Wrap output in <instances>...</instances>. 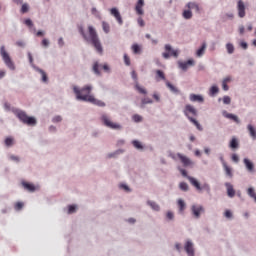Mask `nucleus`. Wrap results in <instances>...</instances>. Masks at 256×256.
I'll use <instances>...</instances> for the list:
<instances>
[{"label":"nucleus","instance_id":"nucleus-24","mask_svg":"<svg viewBox=\"0 0 256 256\" xmlns=\"http://www.w3.org/2000/svg\"><path fill=\"white\" fill-rule=\"evenodd\" d=\"M22 186L24 187V189H26L27 191H30V193L35 192V185H33L32 183H28V182H23Z\"/></svg>","mask_w":256,"mask_h":256},{"label":"nucleus","instance_id":"nucleus-43","mask_svg":"<svg viewBox=\"0 0 256 256\" xmlns=\"http://www.w3.org/2000/svg\"><path fill=\"white\" fill-rule=\"evenodd\" d=\"M132 144L135 147V149H143V144H141V142L137 140L132 141Z\"/></svg>","mask_w":256,"mask_h":256},{"label":"nucleus","instance_id":"nucleus-4","mask_svg":"<svg viewBox=\"0 0 256 256\" xmlns=\"http://www.w3.org/2000/svg\"><path fill=\"white\" fill-rule=\"evenodd\" d=\"M88 33H89L90 41H91L93 47H95L97 53L102 55L103 54V46L101 45V41H99V36L97 35V31H95V28H93V26H89Z\"/></svg>","mask_w":256,"mask_h":256},{"label":"nucleus","instance_id":"nucleus-7","mask_svg":"<svg viewBox=\"0 0 256 256\" xmlns=\"http://www.w3.org/2000/svg\"><path fill=\"white\" fill-rule=\"evenodd\" d=\"M101 121L105 127H108V129H121V126L113 121H111V118L107 116L106 114H103L101 116Z\"/></svg>","mask_w":256,"mask_h":256},{"label":"nucleus","instance_id":"nucleus-20","mask_svg":"<svg viewBox=\"0 0 256 256\" xmlns=\"http://www.w3.org/2000/svg\"><path fill=\"white\" fill-rule=\"evenodd\" d=\"M223 116H224L226 119H231V120L234 121L235 123H240L239 117H237V115H234V114L228 113L227 111H224V112H223Z\"/></svg>","mask_w":256,"mask_h":256},{"label":"nucleus","instance_id":"nucleus-48","mask_svg":"<svg viewBox=\"0 0 256 256\" xmlns=\"http://www.w3.org/2000/svg\"><path fill=\"white\" fill-rule=\"evenodd\" d=\"M77 207L75 205H70L68 207V213L71 214V213H75Z\"/></svg>","mask_w":256,"mask_h":256},{"label":"nucleus","instance_id":"nucleus-39","mask_svg":"<svg viewBox=\"0 0 256 256\" xmlns=\"http://www.w3.org/2000/svg\"><path fill=\"white\" fill-rule=\"evenodd\" d=\"M226 49H227V52L231 55L234 53L235 51V47L233 46V44L231 43H228L226 44Z\"/></svg>","mask_w":256,"mask_h":256},{"label":"nucleus","instance_id":"nucleus-2","mask_svg":"<svg viewBox=\"0 0 256 256\" xmlns=\"http://www.w3.org/2000/svg\"><path fill=\"white\" fill-rule=\"evenodd\" d=\"M183 113L187 117L188 121L190 123H193V125H195L198 131H203V126H201V124L199 123V121H197V119L193 118V117H197V109H195L193 105H190V104L186 105Z\"/></svg>","mask_w":256,"mask_h":256},{"label":"nucleus","instance_id":"nucleus-57","mask_svg":"<svg viewBox=\"0 0 256 256\" xmlns=\"http://www.w3.org/2000/svg\"><path fill=\"white\" fill-rule=\"evenodd\" d=\"M131 75H132V79H134V81H136L137 83V72L132 71Z\"/></svg>","mask_w":256,"mask_h":256},{"label":"nucleus","instance_id":"nucleus-26","mask_svg":"<svg viewBox=\"0 0 256 256\" xmlns=\"http://www.w3.org/2000/svg\"><path fill=\"white\" fill-rule=\"evenodd\" d=\"M205 49H207V44L203 43L201 48H199L196 52L197 57H203L205 54Z\"/></svg>","mask_w":256,"mask_h":256},{"label":"nucleus","instance_id":"nucleus-64","mask_svg":"<svg viewBox=\"0 0 256 256\" xmlns=\"http://www.w3.org/2000/svg\"><path fill=\"white\" fill-rule=\"evenodd\" d=\"M226 17L228 19H233L234 15H233V13H228V14H226Z\"/></svg>","mask_w":256,"mask_h":256},{"label":"nucleus","instance_id":"nucleus-33","mask_svg":"<svg viewBox=\"0 0 256 256\" xmlns=\"http://www.w3.org/2000/svg\"><path fill=\"white\" fill-rule=\"evenodd\" d=\"M153 103V100L151 98H144L141 100V108L145 107V105H149Z\"/></svg>","mask_w":256,"mask_h":256},{"label":"nucleus","instance_id":"nucleus-16","mask_svg":"<svg viewBox=\"0 0 256 256\" xmlns=\"http://www.w3.org/2000/svg\"><path fill=\"white\" fill-rule=\"evenodd\" d=\"M145 6V0H138L135 11L138 15H143V7Z\"/></svg>","mask_w":256,"mask_h":256},{"label":"nucleus","instance_id":"nucleus-29","mask_svg":"<svg viewBox=\"0 0 256 256\" xmlns=\"http://www.w3.org/2000/svg\"><path fill=\"white\" fill-rule=\"evenodd\" d=\"M185 207H186L185 201H183L182 199H179L178 200V209H179L180 213H183V211H185Z\"/></svg>","mask_w":256,"mask_h":256},{"label":"nucleus","instance_id":"nucleus-62","mask_svg":"<svg viewBox=\"0 0 256 256\" xmlns=\"http://www.w3.org/2000/svg\"><path fill=\"white\" fill-rule=\"evenodd\" d=\"M231 81V76H227L226 78H224L223 82L224 83H230Z\"/></svg>","mask_w":256,"mask_h":256},{"label":"nucleus","instance_id":"nucleus-55","mask_svg":"<svg viewBox=\"0 0 256 256\" xmlns=\"http://www.w3.org/2000/svg\"><path fill=\"white\" fill-rule=\"evenodd\" d=\"M222 89L224 91H229V86L227 85V82H222Z\"/></svg>","mask_w":256,"mask_h":256},{"label":"nucleus","instance_id":"nucleus-23","mask_svg":"<svg viewBox=\"0 0 256 256\" xmlns=\"http://www.w3.org/2000/svg\"><path fill=\"white\" fill-rule=\"evenodd\" d=\"M247 130L249 132L250 137L255 141V139H256V129L254 128V126L251 125V124H248L247 125Z\"/></svg>","mask_w":256,"mask_h":256},{"label":"nucleus","instance_id":"nucleus-18","mask_svg":"<svg viewBox=\"0 0 256 256\" xmlns=\"http://www.w3.org/2000/svg\"><path fill=\"white\" fill-rule=\"evenodd\" d=\"M190 101H192L193 103H203L205 99L201 95L190 94Z\"/></svg>","mask_w":256,"mask_h":256},{"label":"nucleus","instance_id":"nucleus-12","mask_svg":"<svg viewBox=\"0 0 256 256\" xmlns=\"http://www.w3.org/2000/svg\"><path fill=\"white\" fill-rule=\"evenodd\" d=\"M177 157H178V159H180V161L184 167H191V165H193V161H191V159H189V157H187L181 153H177Z\"/></svg>","mask_w":256,"mask_h":256},{"label":"nucleus","instance_id":"nucleus-46","mask_svg":"<svg viewBox=\"0 0 256 256\" xmlns=\"http://www.w3.org/2000/svg\"><path fill=\"white\" fill-rule=\"evenodd\" d=\"M223 104H224V105H230V104H231V97H229V96H224V97H223Z\"/></svg>","mask_w":256,"mask_h":256},{"label":"nucleus","instance_id":"nucleus-19","mask_svg":"<svg viewBox=\"0 0 256 256\" xmlns=\"http://www.w3.org/2000/svg\"><path fill=\"white\" fill-rule=\"evenodd\" d=\"M221 161H222V165L224 167V171L227 175V177H230V179L233 177V171L231 170V167H229L227 165V163L223 160V158H221Z\"/></svg>","mask_w":256,"mask_h":256},{"label":"nucleus","instance_id":"nucleus-17","mask_svg":"<svg viewBox=\"0 0 256 256\" xmlns=\"http://www.w3.org/2000/svg\"><path fill=\"white\" fill-rule=\"evenodd\" d=\"M225 187L227 189L228 197H230V198L235 197V189L233 188V185L231 183H229V182H226L225 183Z\"/></svg>","mask_w":256,"mask_h":256},{"label":"nucleus","instance_id":"nucleus-15","mask_svg":"<svg viewBox=\"0 0 256 256\" xmlns=\"http://www.w3.org/2000/svg\"><path fill=\"white\" fill-rule=\"evenodd\" d=\"M99 67L104 69V71L109 72V66L107 64L99 65V63H94L93 65V71L96 75H101V72L99 71Z\"/></svg>","mask_w":256,"mask_h":256},{"label":"nucleus","instance_id":"nucleus-3","mask_svg":"<svg viewBox=\"0 0 256 256\" xmlns=\"http://www.w3.org/2000/svg\"><path fill=\"white\" fill-rule=\"evenodd\" d=\"M180 172L183 177H187L188 181L193 185V187H195V189H197V191H206L207 193H211V187L209 184L205 183L201 186L197 179L187 175V170L180 169Z\"/></svg>","mask_w":256,"mask_h":256},{"label":"nucleus","instance_id":"nucleus-34","mask_svg":"<svg viewBox=\"0 0 256 256\" xmlns=\"http://www.w3.org/2000/svg\"><path fill=\"white\" fill-rule=\"evenodd\" d=\"M147 203L151 207V209H153V211H159L160 207L156 202L148 201Z\"/></svg>","mask_w":256,"mask_h":256},{"label":"nucleus","instance_id":"nucleus-21","mask_svg":"<svg viewBox=\"0 0 256 256\" xmlns=\"http://www.w3.org/2000/svg\"><path fill=\"white\" fill-rule=\"evenodd\" d=\"M35 71H37V73H40L43 83H47V81H49V78L47 77V73L45 72V70L41 68H35Z\"/></svg>","mask_w":256,"mask_h":256},{"label":"nucleus","instance_id":"nucleus-32","mask_svg":"<svg viewBox=\"0 0 256 256\" xmlns=\"http://www.w3.org/2000/svg\"><path fill=\"white\" fill-rule=\"evenodd\" d=\"M247 194L256 202V193L254 188H248Z\"/></svg>","mask_w":256,"mask_h":256},{"label":"nucleus","instance_id":"nucleus-11","mask_svg":"<svg viewBox=\"0 0 256 256\" xmlns=\"http://www.w3.org/2000/svg\"><path fill=\"white\" fill-rule=\"evenodd\" d=\"M110 14L116 19L118 25H123V17H121V13L117 8H111Z\"/></svg>","mask_w":256,"mask_h":256},{"label":"nucleus","instance_id":"nucleus-25","mask_svg":"<svg viewBox=\"0 0 256 256\" xmlns=\"http://www.w3.org/2000/svg\"><path fill=\"white\" fill-rule=\"evenodd\" d=\"M244 164H245L246 169H247L250 173H253L254 165L252 164V162H250L249 159L245 158V159H244Z\"/></svg>","mask_w":256,"mask_h":256},{"label":"nucleus","instance_id":"nucleus-51","mask_svg":"<svg viewBox=\"0 0 256 256\" xmlns=\"http://www.w3.org/2000/svg\"><path fill=\"white\" fill-rule=\"evenodd\" d=\"M232 161H234V163H239V156L237 154H233Z\"/></svg>","mask_w":256,"mask_h":256},{"label":"nucleus","instance_id":"nucleus-60","mask_svg":"<svg viewBox=\"0 0 256 256\" xmlns=\"http://www.w3.org/2000/svg\"><path fill=\"white\" fill-rule=\"evenodd\" d=\"M240 47H242V49H247L248 45L246 42H241Z\"/></svg>","mask_w":256,"mask_h":256},{"label":"nucleus","instance_id":"nucleus-59","mask_svg":"<svg viewBox=\"0 0 256 256\" xmlns=\"http://www.w3.org/2000/svg\"><path fill=\"white\" fill-rule=\"evenodd\" d=\"M239 33H240V35H243V33H245V26L239 27Z\"/></svg>","mask_w":256,"mask_h":256},{"label":"nucleus","instance_id":"nucleus-31","mask_svg":"<svg viewBox=\"0 0 256 256\" xmlns=\"http://www.w3.org/2000/svg\"><path fill=\"white\" fill-rule=\"evenodd\" d=\"M182 15L184 19H191V17H193V12H191V9L184 10Z\"/></svg>","mask_w":256,"mask_h":256},{"label":"nucleus","instance_id":"nucleus-13","mask_svg":"<svg viewBox=\"0 0 256 256\" xmlns=\"http://www.w3.org/2000/svg\"><path fill=\"white\" fill-rule=\"evenodd\" d=\"M178 65L182 71H187L189 67H193L195 65V61L193 59L188 60L187 62H178Z\"/></svg>","mask_w":256,"mask_h":256},{"label":"nucleus","instance_id":"nucleus-63","mask_svg":"<svg viewBox=\"0 0 256 256\" xmlns=\"http://www.w3.org/2000/svg\"><path fill=\"white\" fill-rule=\"evenodd\" d=\"M10 159L19 162V156H11Z\"/></svg>","mask_w":256,"mask_h":256},{"label":"nucleus","instance_id":"nucleus-8","mask_svg":"<svg viewBox=\"0 0 256 256\" xmlns=\"http://www.w3.org/2000/svg\"><path fill=\"white\" fill-rule=\"evenodd\" d=\"M165 51L166 52L162 53V57H164V59H169V57H179V51L174 50L169 44L165 45Z\"/></svg>","mask_w":256,"mask_h":256},{"label":"nucleus","instance_id":"nucleus-14","mask_svg":"<svg viewBox=\"0 0 256 256\" xmlns=\"http://www.w3.org/2000/svg\"><path fill=\"white\" fill-rule=\"evenodd\" d=\"M188 256H195V249H193V242L187 241L184 247Z\"/></svg>","mask_w":256,"mask_h":256},{"label":"nucleus","instance_id":"nucleus-30","mask_svg":"<svg viewBox=\"0 0 256 256\" xmlns=\"http://www.w3.org/2000/svg\"><path fill=\"white\" fill-rule=\"evenodd\" d=\"M166 86L168 89H170V91H172V93H179V90L173 84H171V82L166 81Z\"/></svg>","mask_w":256,"mask_h":256},{"label":"nucleus","instance_id":"nucleus-37","mask_svg":"<svg viewBox=\"0 0 256 256\" xmlns=\"http://www.w3.org/2000/svg\"><path fill=\"white\" fill-rule=\"evenodd\" d=\"M231 149H237L239 147V142L237 141V138H232L230 142Z\"/></svg>","mask_w":256,"mask_h":256},{"label":"nucleus","instance_id":"nucleus-9","mask_svg":"<svg viewBox=\"0 0 256 256\" xmlns=\"http://www.w3.org/2000/svg\"><path fill=\"white\" fill-rule=\"evenodd\" d=\"M191 211L195 219H199V217H201V213L205 212V209L201 205H192Z\"/></svg>","mask_w":256,"mask_h":256},{"label":"nucleus","instance_id":"nucleus-10","mask_svg":"<svg viewBox=\"0 0 256 256\" xmlns=\"http://www.w3.org/2000/svg\"><path fill=\"white\" fill-rule=\"evenodd\" d=\"M237 12H238V17H240V19H243L246 15L245 12V2H243V0H238L237 2Z\"/></svg>","mask_w":256,"mask_h":256},{"label":"nucleus","instance_id":"nucleus-1","mask_svg":"<svg viewBox=\"0 0 256 256\" xmlns=\"http://www.w3.org/2000/svg\"><path fill=\"white\" fill-rule=\"evenodd\" d=\"M92 90L93 87L90 85H86L82 89H78L77 86L73 88L76 99L79 101H87L88 103H92V105H97V107H105V102L97 100L94 95H91Z\"/></svg>","mask_w":256,"mask_h":256},{"label":"nucleus","instance_id":"nucleus-58","mask_svg":"<svg viewBox=\"0 0 256 256\" xmlns=\"http://www.w3.org/2000/svg\"><path fill=\"white\" fill-rule=\"evenodd\" d=\"M16 45H17L18 47H25V42H23V41H17V42H16Z\"/></svg>","mask_w":256,"mask_h":256},{"label":"nucleus","instance_id":"nucleus-35","mask_svg":"<svg viewBox=\"0 0 256 256\" xmlns=\"http://www.w3.org/2000/svg\"><path fill=\"white\" fill-rule=\"evenodd\" d=\"M102 28L104 33H109L111 31V26H109V23L105 21L102 22Z\"/></svg>","mask_w":256,"mask_h":256},{"label":"nucleus","instance_id":"nucleus-53","mask_svg":"<svg viewBox=\"0 0 256 256\" xmlns=\"http://www.w3.org/2000/svg\"><path fill=\"white\" fill-rule=\"evenodd\" d=\"M120 188H121V189H124V191H127V192L131 191V189H129V186H127V185H125V184H121V185H120Z\"/></svg>","mask_w":256,"mask_h":256},{"label":"nucleus","instance_id":"nucleus-52","mask_svg":"<svg viewBox=\"0 0 256 256\" xmlns=\"http://www.w3.org/2000/svg\"><path fill=\"white\" fill-rule=\"evenodd\" d=\"M25 25H27V27H33V21H31V19H26Z\"/></svg>","mask_w":256,"mask_h":256},{"label":"nucleus","instance_id":"nucleus-50","mask_svg":"<svg viewBox=\"0 0 256 256\" xmlns=\"http://www.w3.org/2000/svg\"><path fill=\"white\" fill-rule=\"evenodd\" d=\"M224 215L225 217H227V219H231L233 217V214L230 210H226Z\"/></svg>","mask_w":256,"mask_h":256},{"label":"nucleus","instance_id":"nucleus-44","mask_svg":"<svg viewBox=\"0 0 256 256\" xmlns=\"http://www.w3.org/2000/svg\"><path fill=\"white\" fill-rule=\"evenodd\" d=\"M179 187H180L181 191H188L189 190V185H187V183H185V182H181L179 184Z\"/></svg>","mask_w":256,"mask_h":256},{"label":"nucleus","instance_id":"nucleus-41","mask_svg":"<svg viewBox=\"0 0 256 256\" xmlns=\"http://www.w3.org/2000/svg\"><path fill=\"white\" fill-rule=\"evenodd\" d=\"M219 93V87L217 86H212L210 88V95L213 97L214 95H217Z\"/></svg>","mask_w":256,"mask_h":256},{"label":"nucleus","instance_id":"nucleus-22","mask_svg":"<svg viewBox=\"0 0 256 256\" xmlns=\"http://www.w3.org/2000/svg\"><path fill=\"white\" fill-rule=\"evenodd\" d=\"M187 9H194L196 11V13H201V8L199 7V4L195 3V2H189L186 5Z\"/></svg>","mask_w":256,"mask_h":256},{"label":"nucleus","instance_id":"nucleus-6","mask_svg":"<svg viewBox=\"0 0 256 256\" xmlns=\"http://www.w3.org/2000/svg\"><path fill=\"white\" fill-rule=\"evenodd\" d=\"M0 55L7 68L15 71V64L13 63V60H11V57L9 56V53H7V50H5V46H1Z\"/></svg>","mask_w":256,"mask_h":256},{"label":"nucleus","instance_id":"nucleus-28","mask_svg":"<svg viewBox=\"0 0 256 256\" xmlns=\"http://www.w3.org/2000/svg\"><path fill=\"white\" fill-rule=\"evenodd\" d=\"M135 89L138 91V93H141L142 95H147V90L139 85L138 82L135 84Z\"/></svg>","mask_w":256,"mask_h":256},{"label":"nucleus","instance_id":"nucleus-54","mask_svg":"<svg viewBox=\"0 0 256 256\" xmlns=\"http://www.w3.org/2000/svg\"><path fill=\"white\" fill-rule=\"evenodd\" d=\"M60 121H62L61 116H56L53 118V123H60Z\"/></svg>","mask_w":256,"mask_h":256},{"label":"nucleus","instance_id":"nucleus-38","mask_svg":"<svg viewBox=\"0 0 256 256\" xmlns=\"http://www.w3.org/2000/svg\"><path fill=\"white\" fill-rule=\"evenodd\" d=\"M13 143H15V140H14L13 138L7 137V138L5 139V145H6V147H11V146H13Z\"/></svg>","mask_w":256,"mask_h":256},{"label":"nucleus","instance_id":"nucleus-61","mask_svg":"<svg viewBox=\"0 0 256 256\" xmlns=\"http://www.w3.org/2000/svg\"><path fill=\"white\" fill-rule=\"evenodd\" d=\"M166 216L168 219H173V217H174L173 212H167Z\"/></svg>","mask_w":256,"mask_h":256},{"label":"nucleus","instance_id":"nucleus-45","mask_svg":"<svg viewBox=\"0 0 256 256\" xmlns=\"http://www.w3.org/2000/svg\"><path fill=\"white\" fill-rule=\"evenodd\" d=\"M124 63L129 67L131 65V58L127 54H124Z\"/></svg>","mask_w":256,"mask_h":256},{"label":"nucleus","instance_id":"nucleus-49","mask_svg":"<svg viewBox=\"0 0 256 256\" xmlns=\"http://www.w3.org/2000/svg\"><path fill=\"white\" fill-rule=\"evenodd\" d=\"M137 23L140 27H145V21L141 17L138 18Z\"/></svg>","mask_w":256,"mask_h":256},{"label":"nucleus","instance_id":"nucleus-27","mask_svg":"<svg viewBox=\"0 0 256 256\" xmlns=\"http://www.w3.org/2000/svg\"><path fill=\"white\" fill-rule=\"evenodd\" d=\"M165 81V73H163V71L161 70H157L156 71V81Z\"/></svg>","mask_w":256,"mask_h":256},{"label":"nucleus","instance_id":"nucleus-5","mask_svg":"<svg viewBox=\"0 0 256 256\" xmlns=\"http://www.w3.org/2000/svg\"><path fill=\"white\" fill-rule=\"evenodd\" d=\"M16 117L24 123V125H29V126H35L37 125V119L35 117L28 116L27 113L23 110H18L15 112Z\"/></svg>","mask_w":256,"mask_h":256},{"label":"nucleus","instance_id":"nucleus-40","mask_svg":"<svg viewBox=\"0 0 256 256\" xmlns=\"http://www.w3.org/2000/svg\"><path fill=\"white\" fill-rule=\"evenodd\" d=\"M132 51L135 55H138V53H141V47L138 44H134L132 45Z\"/></svg>","mask_w":256,"mask_h":256},{"label":"nucleus","instance_id":"nucleus-36","mask_svg":"<svg viewBox=\"0 0 256 256\" xmlns=\"http://www.w3.org/2000/svg\"><path fill=\"white\" fill-rule=\"evenodd\" d=\"M23 207H25V203H23V202H16L14 204L15 211H21V209H23Z\"/></svg>","mask_w":256,"mask_h":256},{"label":"nucleus","instance_id":"nucleus-42","mask_svg":"<svg viewBox=\"0 0 256 256\" xmlns=\"http://www.w3.org/2000/svg\"><path fill=\"white\" fill-rule=\"evenodd\" d=\"M133 121L135 123H141V121H143V117L139 114H135L133 117H132Z\"/></svg>","mask_w":256,"mask_h":256},{"label":"nucleus","instance_id":"nucleus-47","mask_svg":"<svg viewBox=\"0 0 256 256\" xmlns=\"http://www.w3.org/2000/svg\"><path fill=\"white\" fill-rule=\"evenodd\" d=\"M29 11V5L23 4L21 7V13H27Z\"/></svg>","mask_w":256,"mask_h":256},{"label":"nucleus","instance_id":"nucleus-56","mask_svg":"<svg viewBox=\"0 0 256 256\" xmlns=\"http://www.w3.org/2000/svg\"><path fill=\"white\" fill-rule=\"evenodd\" d=\"M42 45H43V47H49V40L43 39L42 40Z\"/></svg>","mask_w":256,"mask_h":256}]
</instances>
